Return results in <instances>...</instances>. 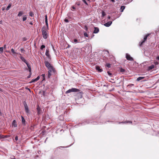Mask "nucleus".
<instances>
[{"instance_id": "obj_59", "label": "nucleus", "mask_w": 159, "mask_h": 159, "mask_svg": "<svg viewBox=\"0 0 159 159\" xmlns=\"http://www.w3.org/2000/svg\"><path fill=\"white\" fill-rule=\"evenodd\" d=\"M4 47H5H5H6V45H4Z\"/></svg>"}, {"instance_id": "obj_31", "label": "nucleus", "mask_w": 159, "mask_h": 159, "mask_svg": "<svg viewBox=\"0 0 159 159\" xmlns=\"http://www.w3.org/2000/svg\"><path fill=\"white\" fill-rule=\"evenodd\" d=\"M3 47H0V53H2L3 52Z\"/></svg>"}, {"instance_id": "obj_45", "label": "nucleus", "mask_w": 159, "mask_h": 159, "mask_svg": "<svg viewBox=\"0 0 159 159\" xmlns=\"http://www.w3.org/2000/svg\"><path fill=\"white\" fill-rule=\"evenodd\" d=\"M40 78V77L39 76H38L36 79L38 81Z\"/></svg>"}, {"instance_id": "obj_44", "label": "nucleus", "mask_w": 159, "mask_h": 159, "mask_svg": "<svg viewBox=\"0 0 159 159\" xmlns=\"http://www.w3.org/2000/svg\"><path fill=\"white\" fill-rule=\"evenodd\" d=\"M15 139L16 141H17L18 140V137L16 136L15 138Z\"/></svg>"}, {"instance_id": "obj_7", "label": "nucleus", "mask_w": 159, "mask_h": 159, "mask_svg": "<svg viewBox=\"0 0 159 159\" xmlns=\"http://www.w3.org/2000/svg\"><path fill=\"white\" fill-rule=\"evenodd\" d=\"M112 22L111 21H109L107 22L104 24V25L107 27H109L112 24Z\"/></svg>"}, {"instance_id": "obj_41", "label": "nucleus", "mask_w": 159, "mask_h": 159, "mask_svg": "<svg viewBox=\"0 0 159 159\" xmlns=\"http://www.w3.org/2000/svg\"><path fill=\"white\" fill-rule=\"evenodd\" d=\"M107 73L108 75H109L110 76H111V75H112V74L109 71H107Z\"/></svg>"}, {"instance_id": "obj_18", "label": "nucleus", "mask_w": 159, "mask_h": 159, "mask_svg": "<svg viewBox=\"0 0 159 159\" xmlns=\"http://www.w3.org/2000/svg\"><path fill=\"white\" fill-rule=\"evenodd\" d=\"M23 105H24V107H25V109L27 108H28V106L25 101H24Z\"/></svg>"}, {"instance_id": "obj_13", "label": "nucleus", "mask_w": 159, "mask_h": 159, "mask_svg": "<svg viewBox=\"0 0 159 159\" xmlns=\"http://www.w3.org/2000/svg\"><path fill=\"white\" fill-rule=\"evenodd\" d=\"M45 55L49 59H50V56L49 53V50H46L45 52Z\"/></svg>"}, {"instance_id": "obj_47", "label": "nucleus", "mask_w": 159, "mask_h": 159, "mask_svg": "<svg viewBox=\"0 0 159 159\" xmlns=\"http://www.w3.org/2000/svg\"><path fill=\"white\" fill-rule=\"evenodd\" d=\"M72 8L73 9H76L75 7H74V6H72Z\"/></svg>"}, {"instance_id": "obj_16", "label": "nucleus", "mask_w": 159, "mask_h": 159, "mask_svg": "<svg viewBox=\"0 0 159 159\" xmlns=\"http://www.w3.org/2000/svg\"><path fill=\"white\" fill-rule=\"evenodd\" d=\"M45 22L46 23V27H48V18H47V15H46L45 16Z\"/></svg>"}, {"instance_id": "obj_11", "label": "nucleus", "mask_w": 159, "mask_h": 159, "mask_svg": "<svg viewBox=\"0 0 159 159\" xmlns=\"http://www.w3.org/2000/svg\"><path fill=\"white\" fill-rule=\"evenodd\" d=\"M37 111L38 114H40L42 112V111L38 105H37Z\"/></svg>"}, {"instance_id": "obj_29", "label": "nucleus", "mask_w": 159, "mask_h": 159, "mask_svg": "<svg viewBox=\"0 0 159 159\" xmlns=\"http://www.w3.org/2000/svg\"><path fill=\"white\" fill-rule=\"evenodd\" d=\"M29 16L31 17H33L34 15L33 13L31 11H30L29 13Z\"/></svg>"}, {"instance_id": "obj_56", "label": "nucleus", "mask_w": 159, "mask_h": 159, "mask_svg": "<svg viewBox=\"0 0 159 159\" xmlns=\"http://www.w3.org/2000/svg\"><path fill=\"white\" fill-rule=\"evenodd\" d=\"M124 70L121 69V72H123Z\"/></svg>"}, {"instance_id": "obj_40", "label": "nucleus", "mask_w": 159, "mask_h": 159, "mask_svg": "<svg viewBox=\"0 0 159 159\" xmlns=\"http://www.w3.org/2000/svg\"><path fill=\"white\" fill-rule=\"evenodd\" d=\"M134 85V84H128L127 85V86L128 87L129 86L130 87H132Z\"/></svg>"}, {"instance_id": "obj_22", "label": "nucleus", "mask_w": 159, "mask_h": 159, "mask_svg": "<svg viewBox=\"0 0 159 159\" xmlns=\"http://www.w3.org/2000/svg\"><path fill=\"white\" fill-rule=\"evenodd\" d=\"M145 78L144 77H139L138 78L137 80V81H140V80H142Z\"/></svg>"}, {"instance_id": "obj_60", "label": "nucleus", "mask_w": 159, "mask_h": 159, "mask_svg": "<svg viewBox=\"0 0 159 159\" xmlns=\"http://www.w3.org/2000/svg\"><path fill=\"white\" fill-rule=\"evenodd\" d=\"M29 89V90L30 91V89Z\"/></svg>"}, {"instance_id": "obj_21", "label": "nucleus", "mask_w": 159, "mask_h": 159, "mask_svg": "<svg viewBox=\"0 0 159 159\" xmlns=\"http://www.w3.org/2000/svg\"><path fill=\"white\" fill-rule=\"evenodd\" d=\"M20 58L25 63H27V61H26V60L24 57L21 56H20Z\"/></svg>"}, {"instance_id": "obj_12", "label": "nucleus", "mask_w": 159, "mask_h": 159, "mask_svg": "<svg viewBox=\"0 0 159 159\" xmlns=\"http://www.w3.org/2000/svg\"><path fill=\"white\" fill-rule=\"evenodd\" d=\"M82 1L87 5H89L90 2V0H82Z\"/></svg>"}, {"instance_id": "obj_38", "label": "nucleus", "mask_w": 159, "mask_h": 159, "mask_svg": "<svg viewBox=\"0 0 159 159\" xmlns=\"http://www.w3.org/2000/svg\"><path fill=\"white\" fill-rule=\"evenodd\" d=\"M11 52L13 54H15L16 53V52H15L13 48L11 49Z\"/></svg>"}, {"instance_id": "obj_50", "label": "nucleus", "mask_w": 159, "mask_h": 159, "mask_svg": "<svg viewBox=\"0 0 159 159\" xmlns=\"http://www.w3.org/2000/svg\"><path fill=\"white\" fill-rule=\"evenodd\" d=\"M0 91H1V92L3 91V90L0 88Z\"/></svg>"}, {"instance_id": "obj_20", "label": "nucleus", "mask_w": 159, "mask_h": 159, "mask_svg": "<svg viewBox=\"0 0 159 159\" xmlns=\"http://www.w3.org/2000/svg\"><path fill=\"white\" fill-rule=\"evenodd\" d=\"M24 12L23 11H20L18 13V16L19 17L21 16L23 14Z\"/></svg>"}, {"instance_id": "obj_43", "label": "nucleus", "mask_w": 159, "mask_h": 159, "mask_svg": "<svg viewBox=\"0 0 159 159\" xmlns=\"http://www.w3.org/2000/svg\"><path fill=\"white\" fill-rule=\"evenodd\" d=\"M23 41H25L27 40V39L25 37L23 38Z\"/></svg>"}, {"instance_id": "obj_15", "label": "nucleus", "mask_w": 159, "mask_h": 159, "mask_svg": "<svg viewBox=\"0 0 159 159\" xmlns=\"http://www.w3.org/2000/svg\"><path fill=\"white\" fill-rule=\"evenodd\" d=\"M12 126H14V127H16L17 126V124L15 120H14L13 121L12 123Z\"/></svg>"}, {"instance_id": "obj_10", "label": "nucleus", "mask_w": 159, "mask_h": 159, "mask_svg": "<svg viewBox=\"0 0 159 159\" xmlns=\"http://www.w3.org/2000/svg\"><path fill=\"white\" fill-rule=\"evenodd\" d=\"M96 69L98 71V72H101L103 71V70L101 69L100 66H96Z\"/></svg>"}, {"instance_id": "obj_8", "label": "nucleus", "mask_w": 159, "mask_h": 159, "mask_svg": "<svg viewBox=\"0 0 159 159\" xmlns=\"http://www.w3.org/2000/svg\"><path fill=\"white\" fill-rule=\"evenodd\" d=\"M94 30L93 32L94 34H97L99 32V29L97 27H94Z\"/></svg>"}, {"instance_id": "obj_33", "label": "nucleus", "mask_w": 159, "mask_h": 159, "mask_svg": "<svg viewBox=\"0 0 159 159\" xmlns=\"http://www.w3.org/2000/svg\"><path fill=\"white\" fill-rule=\"evenodd\" d=\"M45 45H41V46L40 47V49L41 50H43V48H45Z\"/></svg>"}, {"instance_id": "obj_23", "label": "nucleus", "mask_w": 159, "mask_h": 159, "mask_svg": "<svg viewBox=\"0 0 159 159\" xmlns=\"http://www.w3.org/2000/svg\"><path fill=\"white\" fill-rule=\"evenodd\" d=\"M11 5H12L11 3H9V4L8 5V6L7 7L6 9V10L7 11H8L9 9L11 7Z\"/></svg>"}, {"instance_id": "obj_2", "label": "nucleus", "mask_w": 159, "mask_h": 159, "mask_svg": "<svg viewBox=\"0 0 159 159\" xmlns=\"http://www.w3.org/2000/svg\"><path fill=\"white\" fill-rule=\"evenodd\" d=\"M48 74L47 75V78L49 79L53 74L55 73V68L53 67L51 68H49L48 69Z\"/></svg>"}, {"instance_id": "obj_58", "label": "nucleus", "mask_w": 159, "mask_h": 159, "mask_svg": "<svg viewBox=\"0 0 159 159\" xmlns=\"http://www.w3.org/2000/svg\"><path fill=\"white\" fill-rule=\"evenodd\" d=\"M7 140V139L3 140H4V141H6V140Z\"/></svg>"}, {"instance_id": "obj_48", "label": "nucleus", "mask_w": 159, "mask_h": 159, "mask_svg": "<svg viewBox=\"0 0 159 159\" xmlns=\"http://www.w3.org/2000/svg\"><path fill=\"white\" fill-rule=\"evenodd\" d=\"M2 115V113L1 111V109H0V116H1Z\"/></svg>"}, {"instance_id": "obj_61", "label": "nucleus", "mask_w": 159, "mask_h": 159, "mask_svg": "<svg viewBox=\"0 0 159 159\" xmlns=\"http://www.w3.org/2000/svg\"><path fill=\"white\" fill-rule=\"evenodd\" d=\"M20 55L21 56V54H20Z\"/></svg>"}, {"instance_id": "obj_42", "label": "nucleus", "mask_w": 159, "mask_h": 159, "mask_svg": "<svg viewBox=\"0 0 159 159\" xmlns=\"http://www.w3.org/2000/svg\"><path fill=\"white\" fill-rule=\"evenodd\" d=\"M84 29L86 31H87L88 30V27L86 26H85L84 28Z\"/></svg>"}, {"instance_id": "obj_35", "label": "nucleus", "mask_w": 159, "mask_h": 159, "mask_svg": "<svg viewBox=\"0 0 159 159\" xmlns=\"http://www.w3.org/2000/svg\"><path fill=\"white\" fill-rule=\"evenodd\" d=\"M41 76L43 77V80H44L45 79V74H43Z\"/></svg>"}, {"instance_id": "obj_26", "label": "nucleus", "mask_w": 159, "mask_h": 159, "mask_svg": "<svg viewBox=\"0 0 159 159\" xmlns=\"http://www.w3.org/2000/svg\"><path fill=\"white\" fill-rule=\"evenodd\" d=\"M37 81V80L36 78L35 79H33L30 82V83H34V82H36Z\"/></svg>"}, {"instance_id": "obj_53", "label": "nucleus", "mask_w": 159, "mask_h": 159, "mask_svg": "<svg viewBox=\"0 0 159 159\" xmlns=\"http://www.w3.org/2000/svg\"><path fill=\"white\" fill-rule=\"evenodd\" d=\"M77 5L78 6H79L80 5V3H77Z\"/></svg>"}, {"instance_id": "obj_32", "label": "nucleus", "mask_w": 159, "mask_h": 159, "mask_svg": "<svg viewBox=\"0 0 159 159\" xmlns=\"http://www.w3.org/2000/svg\"><path fill=\"white\" fill-rule=\"evenodd\" d=\"M25 111L26 113H29V110L28 108H27L25 109Z\"/></svg>"}, {"instance_id": "obj_54", "label": "nucleus", "mask_w": 159, "mask_h": 159, "mask_svg": "<svg viewBox=\"0 0 159 159\" xmlns=\"http://www.w3.org/2000/svg\"><path fill=\"white\" fill-rule=\"evenodd\" d=\"M86 123H87V124H89V123H90V122H89V121H86Z\"/></svg>"}, {"instance_id": "obj_49", "label": "nucleus", "mask_w": 159, "mask_h": 159, "mask_svg": "<svg viewBox=\"0 0 159 159\" xmlns=\"http://www.w3.org/2000/svg\"><path fill=\"white\" fill-rule=\"evenodd\" d=\"M107 18L108 19H110L111 18V16H108Z\"/></svg>"}, {"instance_id": "obj_46", "label": "nucleus", "mask_w": 159, "mask_h": 159, "mask_svg": "<svg viewBox=\"0 0 159 159\" xmlns=\"http://www.w3.org/2000/svg\"><path fill=\"white\" fill-rule=\"evenodd\" d=\"M65 21L66 22H69V20L68 19H65Z\"/></svg>"}, {"instance_id": "obj_1", "label": "nucleus", "mask_w": 159, "mask_h": 159, "mask_svg": "<svg viewBox=\"0 0 159 159\" xmlns=\"http://www.w3.org/2000/svg\"><path fill=\"white\" fill-rule=\"evenodd\" d=\"M48 29V27H46L45 26L43 27L41 29L43 36L44 39H46L48 37V35L47 32Z\"/></svg>"}, {"instance_id": "obj_57", "label": "nucleus", "mask_w": 159, "mask_h": 159, "mask_svg": "<svg viewBox=\"0 0 159 159\" xmlns=\"http://www.w3.org/2000/svg\"><path fill=\"white\" fill-rule=\"evenodd\" d=\"M30 25H32V22H30Z\"/></svg>"}, {"instance_id": "obj_5", "label": "nucleus", "mask_w": 159, "mask_h": 159, "mask_svg": "<svg viewBox=\"0 0 159 159\" xmlns=\"http://www.w3.org/2000/svg\"><path fill=\"white\" fill-rule=\"evenodd\" d=\"M125 57L127 60L130 61H133L134 60L133 58L128 53H126Z\"/></svg>"}, {"instance_id": "obj_24", "label": "nucleus", "mask_w": 159, "mask_h": 159, "mask_svg": "<svg viewBox=\"0 0 159 159\" xmlns=\"http://www.w3.org/2000/svg\"><path fill=\"white\" fill-rule=\"evenodd\" d=\"M132 122L131 121H125L124 122H120L119 123H132Z\"/></svg>"}, {"instance_id": "obj_34", "label": "nucleus", "mask_w": 159, "mask_h": 159, "mask_svg": "<svg viewBox=\"0 0 159 159\" xmlns=\"http://www.w3.org/2000/svg\"><path fill=\"white\" fill-rule=\"evenodd\" d=\"M84 36H85V37H88V34L87 33H86V32L84 33Z\"/></svg>"}, {"instance_id": "obj_36", "label": "nucleus", "mask_w": 159, "mask_h": 159, "mask_svg": "<svg viewBox=\"0 0 159 159\" xmlns=\"http://www.w3.org/2000/svg\"><path fill=\"white\" fill-rule=\"evenodd\" d=\"M106 66L109 68L111 67V65L110 64L108 63L106 65Z\"/></svg>"}, {"instance_id": "obj_14", "label": "nucleus", "mask_w": 159, "mask_h": 159, "mask_svg": "<svg viewBox=\"0 0 159 159\" xmlns=\"http://www.w3.org/2000/svg\"><path fill=\"white\" fill-rule=\"evenodd\" d=\"M10 137V135H0V139H5L6 138H9Z\"/></svg>"}, {"instance_id": "obj_27", "label": "nucleus", "mask_w": 159, "mask_h": 159, "mask_svg": "<svg viewBox=\"0 0 159 159\" xmlns=\"http://www.w3.org/2000/svg\"><path fill=\"white\" fill-rule=\"evenodd\" d=\"M27 19V16L26 15H25L24 16V17L23 18V21H25Z\"/></svg>"}, {"instance_id": "obj_4", "label": "nucleus", "mask_w": 159, "mask_h": 159, "mask_svg": "<svg viewBox=\"0 0 159 159\" xmlns=\"http://www.w3.org/2000/svg\"><path fill=\"white\" fill-rule=\"evenodd\" d=\"M44 64H45V66L48 69L49 68H51L53 67V66H52L49 62L47 61H44Z\"/></svg>"}, {"instance_id": "obj_39", "label": "nucleus", "mask_w": 159, "mask_h": 159, "mask_svg": "<svg viewBox=\"0 0 159 159\" xmlns=\"http://www.w3.org/2000/svg\"><path fill=\"white\" fill-rule=\"evenodd\" d=\"M31 72H30V74L27 77V78H29L30 77H31Z\"/></svg>"}, {"instance_id": "obj_9", "label": "nucleus", "mask_w": 159, "mask_h": 159, "mask_svg": "<svg viewBox=\"0 0 159 159\" xmlns=\"http://www.w3.org/2000/svg\"><path fill=\"white\" fill-rule=\"evenodd\" d=\"M21 118L22 125H23L25 126V120L23 116H21Z\"/></svg>"}, {"instance_id": "obj_37", "label": "nucleus", "mask_w": 159, "mask_h": 159, "mask_svg": "<svg viewBox=\"0 0 159 159\" xmlns=\"http://www.w3.org/2000/svg\"><path fill=\"white\" fill-rule=\"evenodd\" d=\"M20 51L21 52H25V50L23 48H21L20 49Z\"/></svg>"}, {"instance_id": "obj_55", "label": "nucleus", "mask_w": 159, "mask_h": 159, "mask_svg": "<svg viewBox=\"0 0 159 159\" xmlns=\"http://www.w3.org/2000/svg\"><path fill=\"white\" fill-rule=\"evenodd\" d=\"M0 24H2V21H0Z\"/></svg>"}, {"instance_id": "obj_52", "label": "nucleus", "mask_w": 159, "mask_h": 159, "mask_svg": "<svg viewBox=\"0 0 159 159\" xmlns=\"http://www.w3.org/2000/svg\"><path fill=\"white\" fill-rule=\"evenodd\" d=\"M157 59L159 60V56L157 57Z\"/></svg>"}, {"instance_id": "obj_19", "label": "nucleus", "mask_w": 159, "mask_h": 159, "mask_svg": "<svg viewBox=\"0 0 159 159\" xmlns=\"http://www.w3.org/2000/svg\"><path fill=\"white\" fill-rule=\"evenodd\" d=\"M26 64L27 65V66L29 69V72H31V68L30 65L27 62V63H26Z\"/></svg>"}, {"instance_id": "obj_3", "label": "nucleus", "mask_w": 159, "mask_h": 159, "mask_svg": "<svg viewBox=\"0 0 159 159\" xmlns=\"http://www.w3.org/2000/svg\"><path fill=\"white\" fill-rule=\"evenodd\" d=\"M79 91V89H77L75 88H72L71 89H70L67 90L66 92V93L67 94L68 93H70L71 92H77Z\"/></svg>"}, {"instance_id": "obj_30", "label": "nucleus", "mask_w": 159, "mask_h": 159, "mask_svg": "<svg viewBox=\"0 0 159 159\" xmlns=\"http://www.w3.org/2000/svg\"><path fill=\"white\" fill-rule=\"evenodd\" d=\"M106 15V13L104 11H102V17H104Z\"/></svg>"}, {"instance_id": "obj_25", "label": "nucleus", "mask_w": 159, "mask_h": 159, "mask_svg": "<svg viewBox=\"0 0 159 159\" xmlns=\"http://www.w3.org/2000/svg\"><path fill=\"white\" fill-rule=\"evenodd\" d=\"M125 7L124 6H122L120 7V11L123 12V11L125 9Z\"/></svg>"}, {"instance_id": "obj_28", "label": "nucleus", "mask_w": 159, "mask_h": 159, "mask_svg": "<svg viewBox=\"0 0 159 159\" xmlns=\"http://www.w3.org/2000/svg\"><path fill=\"white\" fill-rule=\"evenodd\" d=\"M72 42L76 43H79L80 42H78V40L76 39H75L74 40V42Z\"/></svg>"}, {"instance_id": "obj_17", "label": "nucleus", "mask_w": 159, "mask_h": 159, "mask_svg": "<svg viewBox=\"0 0 159 159\" xmlns=\"http://www.w3.org/2000/svg\"><path fill=\"white\" fill-rule=\"evenodd\" d=\"M154 67L155 66L153 65H152L151 66H149L148 67V70L149 71L151 70L152 69H153L154 68Z\"/></svg>"}, {"instance_id": "obj_6", "label": "nucleus", "mask_w": 159, "mask_h": 159, "mask_svg": "<svg viewBox=\"0 0 159 159\" xmlns=\"http://www.w3.org/2000/svg\"><path fill=\"white\" fill-rule=\"evenodd\" d=\"M149 35V34H147V35L145 36L143 40L140 43L139 46H141L142 44L145 42V41L147 39Z\"/></svg>"}, {"instance_id": "obj_51", "label": "nucleus", "mask_w": 159, "mask_h": 159, "mask_svg": "<svg viewBox=\"0 0 159 159\" xmlns=\"http://www.w3.org/2000/svg\"><path fill=\"white\" fill-rule=\"evenodd\" d=\"M112 2H115V0H110Z\"/></svg>"}]
</instances>
